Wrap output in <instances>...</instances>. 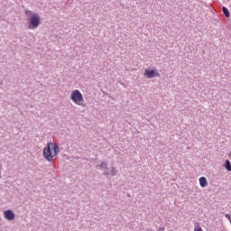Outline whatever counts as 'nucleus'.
Listing matches in <instances>:
<instances>
[{
    "label": "nucleus",
    "instance_id": "f257e3e1",
    "mask_svg": "<svg viewBox=\"0 0 231 231\" xmlns=\"http://www.w3.org/2000/svg\"><path fill=\"white\" fill-rule=\"evenodd\" d=\"M57 154H59V148H57V144L53 143H49L48 146L43 149V156L47 159V162H51Z\"/></svg>",
    "mask_w": 231,
    "mask_h": 231
},
{
    "label": "nucleus",
    "instance_id": "f03ea898",
    "mask_svg": "<svg viewBox=\"0 0 231 231\" xmlns=\"http://www.w3.org/2000/svg\"><path fill=\"white\" fill-rule=\"evenodd\" d=\"M25 14L26 15H28V14L32 15L30 18L29 30H35V28H37L39 24H41V16H39V14L35 13L32 14V12L30 11H26Z\"/></svg>",
    "mask_w": 231,
    "mask_h": 231
},
{
    "label": "nucleus",
    "instance_id": "7ed1b4c3",
    "mask_svg": "<svg viewBox=\"0 0 231 231\" xmlns=\"http://www.w3.org/2000/svg\"><path fill=\"white\" fill-rule=\"evenodd\" d=\"M70 99L77 106H84V97L82 96V93H80V90H73L70 94Z\"/></svg>",
    "mask_w": 231,
    "mask_h": 231
},
{
    "label": "nucleus",
    "instance_id": "20e7f679",
    "mask_svg": "<svg viewBox=\"0 0 231 231\" xmlns=\"http://www.w3.org/2000/svg\"><path fill=\"white\" fill-rule=\"evenodd\" d=\"M144 77L147 79H153V77H160V72L156 70H145Z\"/></svg>",
    "mask_w": 231,
    "mask_h": 231
},
{
    "label": "nucleus",
    "instance_id": "39448f33",
    "mask_svg": "<svg viewBox=\"0 0 231 231\" xmlns=\"http://www.w3.org/2000/svg\"><path fill=\"white\" fill-rule=\"evenodd\" d=\"M4 216L5 219H8V221H13V219H15V213H14V211H12L11 209L5 210L4 212Z\"/></svg>",
    "mask_w": 231,
    "mask_h": 231
},
{
    "label": "nucleus",
    "instance_id": "423d86ee",
    "mask_svg": "<svg viewBox=\"0 0 231 231\" xmlns=\"http://www.w3.org/2000/svg\"><path fill=\"white\" fill-rule=\"evenodd\" d=\"M199 181L200 187H202V188H205L208 185V182L207 181V178H205V177H200L199 179Z\"/></svg>",
    "mask_w": 231,
    "mask_h": 231
},
{
    "label": "nucleus",
    "instance_id": "0eeeda50",
    "mask_svg": "<svg viewBox=\"0 0 231 231\" xmlns=\"http://www.w3.org/2000/svg\"><path fill=\"white\" fill-rule=\"evenodd\" d=\"M222 11L224 15H226V17H230V12H228V9L226 7L223 6Z\"/></svg>",
    "mask_w": 231,
    "mask_h": 231
},
{
    "label": "nucleus",
    "instance_id": "6e6552de",
    "mask_svg": "<svg viewBox=\"0 0 231 231\" xmlns=\"http://www.w3.org/2000/svg\"><path fill=\"white\" fill-rule=\"evenodd\" d=\"M225 167H226V171H231V163H230V161H226Z\"/></svg>",
    "mask_w": 231,
    "mask_h": 231
},
{
    "label": "nucleus",
    "instance_id": "1a4fd4ad",
    "mask_svg": "<svg viewBox=\"0 0 231 231\" xmlns=\"http://www.w3.org/2000/svg\"><path fill=\"white\" fill-rule=\"evenodd\" d=\"M99 167H100V169H101L102 171L107 170V163H106V162H101V164L99 165Z\"/></svg>",
    "mask_w": 231,
    "mask_h": 231
},
{
    "label": "nucleus",
    "instance_id": "9d476101",
    "mask_svg": "<svg viewBox=\"0 0 231 231\" xmlns=\"http://www.w3.org/2000/svg\"><path fill=\"white\" fill-rule=\"evenodd\" d=\"M194 231H203V228H201V227L199 226V224H197V225L195 226Z\"/></svg>",
    "mask_w": 231,
    "mask_h": 231
}]
</instances>
